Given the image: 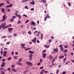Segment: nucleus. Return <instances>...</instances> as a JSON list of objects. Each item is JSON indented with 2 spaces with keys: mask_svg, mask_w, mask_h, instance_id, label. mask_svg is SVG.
<instances>
[{
  "mask_svg": "<svg viewBox=\"0 0 74 74\" xmlns=\"http://www.w3.org/2000/svg\"><path fill=\"white\" fill-rule=\"evenodd\" d=\"M43 68H44V67L42 66V67H40V69H43Z\"/></svg>",
  "mask_w": 74,
  "mask_h": 74,
  "instance_id": "59",
  "label": "nucleus"
},
{
  "mask_svg": "<svg viewBox=\"0 0 74 74\" xmlns=\"http://www.w3.org/2000/svg\"><path fill=\"white\" fill-rule=\"evenodd\" d=\"M7 53V51H4L3 53V56H6V53Z\"/></svg>",
  "mask_w": 74,
  "mask_h": 74,
  "instance_id": "6",
  "label": "nucleus"
},
{
  "mask_svg": "<svg viewBox=\"0 0 74 74\" xmlns=\"http://www.w3.org/2000/svg\"><path fill=\"white\" fill-rule=\"evenodd\" d=\"M60 50L61 51L63 52V51L64 50V49L63 48V47H61L60 48Z\"/></svg>",
  "mask_w": 74,
  "mask_h": 74,
  "instance_id": "18",
  "label": "nucleus"
},
{
  "mask_svg": "<svg viewBox=\"0 0 74 74\" xmlns=\"http://www.w3.org/2000/svg\"><path fill=\"white\" fill-rule=\"evenodd\" d=\"M16 18V16H12V18L13 19H14V18Z\"/></svg>",
  "mask_w": 74,
  "mask_h": 74,
  "instance_id": "50",
  "label": "nucleus"
},
{
  "mask_svg": "<svg viewBox=\"0 0 74 74\" xmlns=\"http://www.w3.org/2000/svg\"><path fill=\"white\" fill-rule=\"evenodd\" d=\"M44 74V72L42 71H41L40 72V74Z\"/></svg>",
  "mask_w": 74,
  "mask_h": 74,
  "instance_id": "45",
  "label": "nucleus"
},
{
  "mask_svg": "<svg viewBox=\"0 0 74 74\" xmlns=\"http://www.w3.org/2000/svg\"><path fill=\"white\" fill-rule=\"evenodd\" d=\"M54 61H55V59H54V58L53 60H52V63H53V62H54Z\"/></svg>",
  "mask_w": 74,
  "mask_h": 74,
  "instance_id": "60",
  "label": "nucleus"
},
{
  "mask_svg": "<svg viewBox=\"0 0 74 74\" xmlns=\"http://www.w3.org/2000/svg\"><path fill=\"white\" fill-rule=\"evenodd\" d=\"M23 16H25L26 17H28V16H27V15L25 14H24V15H23Z\"/></svg>",
  "mask_w": 74,
  "mask_h": 74,
  "instance_id": "35",
  "label": "nucleus"
},
{
  "mask_svg": "<svg viewBox=\"0 0 74 74\" xmlns=\"http://www.w3.org/2000/svg\"><path fill=\"white\" fill-rule=\"evenodd\" d=\"M64 47L65 48H67V47H68V45H64Z\"/></svg>",
  "mask_w": 74,
  "mask_h": 74,
  "instance_id": "29",
  "label": "nucleus"
},
{
  "mask_svg": "<svg viewBox=\"0 0 74 74\" xmlns=\"http://www.w3.org/2000/svg\"><path fill=\"white\" fill-rule=\"evenodd\" d=\"M47 50H44L42 52V53H44L45 52H46Z\"/></svg>",
  "mask_w": 74,
  "mask_h": 74,
  "instance_id": "52",
  "label": "nucleus"
},
{
  "mask_svg": "<svg viewBox=\"0 0 74 74\" xmlns=\"http://www.w3.org/2000/svg\"><path fill=\"white\" fill-rule=\"evenodd\" d=\"M62 45H60V46H59V47H60V48H61V47H62Z\"/></svg>",
  "mask_w": 74,
  "mask_h": 74,
  "instance_id": "49",
  "label": "nucleus"
},
{
  "mask_svg": "<svg viewBox=\"0 0 74 74\" xmlns=\"http://www.w3.org/2000/svg\"><path fill=\"white\" fill-rule=\"evenodd\" d=\"M5 23H2L1 24V26L2 28H4V27H5Z\"/></svg>",
  "mask_w": 74,
  "mask_h": 74,
  "instance_id": "5",
  "label": "nucleus"
},
{
  "mask_svg": "<svg viewBox=\"0 0 74 74\" xmlns=\"http://www.w3.org/2000/svg\"><path fill=\"white\" fill-rule=\"evenodd\" d=\"M71 56H73V53L72 52L71 53Z\"/></svg>",
  "mask_w": 74,
  "mask_h": 74,
  "instance_id": "64",
  "label": "nucleus"
},
{
  "mask_svg": "<svg viewBox=\"0 0 74 74\" xmlns=\"http://www.w3.org/2000/svg\"><path fill=\"white\" fill-rule=\"evenodd\" d=\"M40 38L41 40H42L43 38V35L42 34H41Z\"/></svg>",
  "mask_w": 74,
  "mask_h": 74,
  "instance_id": "19",
  "label": "nucleus"
},
{
  "mask_svg": "<svg viewBox=\"0 0 74 74\" xmlns=\"http://www.w3.org/2000/svg\"><path fill=\"white\" fill-rule=\"evenodd\" d=\"M22 60V58H20L18 60V62H21Z\"/></svg>",
  "mask_w": 74,
  "mask_h": 74,
  "instance_id": "30",
  "label": "nucleus"
},
{
  "mask_svg": "<svg viewBox=\"0 0 74 74\" xmlns=\"http://www.w3.org/2000/svg\"><path fill=\"white\" fill-rule=\"evenodd\" d=\"M50 46L49 45H44V47L46 48H49Z\"/></svg>",
  "mask_w": 74,
  "mask_h": 74,
  "instance_id": "15",
  "label": "nucleus"
},
{
  "mask_svg": "<svg viewBox=\"0 0 74 74\" xmlns=\"http://www.w3.org/2000/svg\"><path fill=\"white\" fill-rule=\"evenodd\" d=\"M8 37L9 38H11V37H12V36H11V35H10L9 36H8Z\"/></svg>",
  "mask_w": 74,
  "mask_h": 74,
  "instance_id": "46",
  "label": "nucleus"
},
{
  "mask_svg": "<svg viewBox=\"0 0 74 74\" xmlns=\"http://www.w3.org/2000/svg\"><path fill=\"white\" fill-rule=\"evenodd\" d=\"M11 59V58H8V60H10Z\"/></svg>",
  "mask_w": 74,
  "mask_h": 74,
  "instance_id": "61",
  "label": "nucleus"
},
{
  "mask_svg": "<svg viewBox=\"0 0 74 74\" xmlns=\"http://www.w3.org/2000/svg\"><path fill=\"white\" fill-rule=\"evenodd\" d=\"M1 67H4V65L3 64L1 65Z\"/></svg>",
  "mask_w": 74,
  "mask_h": 74,
  "instance_id": "40",
  "label": "nucleus"
},
{
  "mask_svg": "<svg viewBox=\"0 0 74 74\" xmlns=\"http://www.w3.org/2000/svg\"><path fill=\"white\" fill-rule=\"evenodd\" d=\"M29 22V20H27L26 21V22H25V23H27V22Z\"/></svg>",
  "mask_w": 74,
  "mask_h": 74,
  "instance_id": "47",
  "label": "nucleus"
},
{
  "mask_svg": "<svg viewBox=\"0 0 74 74\" xmlns=\"http://www.w3.org/2000/svg\"><path fill=\"white\" fill-rule=\"evenodd\" d=\"M6 8H8V7H10V5H7L6 6Z\"/></svg>",
  "mask_w": 74,
  "mask_h": 74,
  "instance_id": "56",
  "label": "nucleus"
},
{
  "mask_svg": "<svg viewBox=\"0 0 74 74\" xmlns=\"http://www.w3.org/2000/svg\"><path fill=\"white\" fill-rule=\"evenodd\" d=\"M64 58V56H60L59 57V59H62V58Z\"/></svg>",
  "mask_w": 74,
  "mask_h": 74,
  "instance_id": "21",
  "label": "nucleus"
},
{
  "mask_svg": "<svg viewBox=\"0 0 74 74\" xmlns=\"http://www.w3.org/2000/svg\"><path fill=\"white\" fill-rule=\"evenodd\" d=\"M25 45V44H21V47H24Z\"/></svg>",
  "mask_w": 74,
  "mask_h": 74,
  "instance_id": "23",
  "label": "nucleus"
},
{
  "mask_svg": "<svg viewBox=\"0 0 74 74\" xmlns=\"http://www.w3.org/2000/svg\"><path fill=\"white\" fill-rule=\"evenodd\" d=\"M15 15H16V16H17V17H18L19 19H21V17H22V16H21V15L19 14H17L16 13H15Z\"/></svg>",
  "mask_w": 74,
  "mask_h": 74,
  "instance_id": "3",
  "label": "nucleus"
},
{
  "mask_svg": "<svg viewBox=\"0 0 74 74\" xmlns=\"http://www.w3.org/2000/svg\"><path fill=\"white\" fill-rule=\"evenodd\" d=\"M35 2L34 0L32 1V2H29V4H33V5H34V4H35L34 3Z\"/></svg>",
  "mask_w": 74,
  "mask_h": 74,
  "instance_id": "13",
  "label": "nucleus"
},
{
  "mask_svg": "<svg viewBox=\"0 0 74 74\" xmlns=\"http://www.w3.org/2000/svg\"><path fill=\"white\" fill-rule=\"evenodd\" d=\"M49 58H50V59L51 60V59L53 58V56H51L49 57Z\"/></svg>",
  "mask_w": 74,
  "mask_h": 74,
  "instance_id": "28",
  "label": "nucleus"
},
{
  "mask_svg": "<svg viewBox=\"0 0 74 74\" xmlns=\"http://www.w3.org/2000/svg\"><path fill=\"white\" fill-rule=\"evenodd\" d=\"M1 12H3V13H5V12L4 11H5V10L3 8H2L1 9Z\"/></svg>",
  "mask_w": 74,
  "mask_h": 74,
  "instance_id": "16",
  "label": "nucleus"
},
{
  "mask_svg": "<svg viewBox=\"0 0 74 74\" xmlns=\"http://www.w3.org/2000/svg\"><path fill=\"white\" fill-rule=\"evenodd\" d=\"M16 64H18L19 66H23L22 65V64H21V63H18V62H17L16 63Z\"/></svg>",
  "mask_w": 74,
  "mask_h": 74,
  "instance_id": "14",
  "label": "nucleus"
},
{
  "mask_svg": "<svg viewBox=\"0 0 74 74\" xmlns=\"http://www.w3.org/2000/svg\"><path fill=\"white\" fill-rule=\"evenodd\" d=\"M12 70L14 72H16V70L15 69V68H13L12 69Z\"/></svg>",
  "mask_w": 74,
  "mask_h": 74,
  "instance_id": "22",
  "label": "nucleus"
},
{
  "mask_svg": "<svg viewBox=\"0 0 74 74\" xmlns=\"http://www.w3.org/2000/svg\"><path fill=\"white\" fill-rule=\"evenodd\" d=\"M27 0H23L22 1V3H25V2H27Z\"/></svg>",
  "mask_w": 74,
  "mask_h": 74,
  "instance_id": "27",
  "label": "nucleus"
},
{
  "mask_svg": "<svg viewBox=\"0 0 74 74\" xmlns=\"http://www.w3.org/2000/svg\"><path fill=\"white\" fill-rule=\"evenodd\" d=\"M21 21L19 20L18 21V22L17 23H18V24H19V23H21Z\"/></svg>",
  "mask_w": 74,
  "mask_h": 74,
  "instance_id": "41",
  "label": "nucleus"
},
{
  "mask_svg": "<svg viewBox=\"0 0 74 74\" xmlns=\"http://www.w3.org/2000/svg\"><path fill=\"white\" fill-rule=\"evenodd\" d=\"M46 56H47V54L46 53H43L42 54V56L44 58H46Z\"/></svg>",
  "mask_w": 74,
  "mask_h": 74,
  "instance_id": "9",
  "label": "nucleus"
},
{
  "mask_svg": "<svg viewBox=\"0 0 74 74\" xmlns=\"http://www.w3.org/2000/svg\"><path fill=\"white\" fill-rule=\"evenodd\" d=\"M36 41L38 43H40V41H39V40H37Z\"/></svg>",
  "mask_w": 74,
  "mask_h": 74,
  "instance_id": "63",
  "label": "nucleus"
},
{
  "mask_svg": "<svg viewBox=\"0 0 74 74\" xmlns=\"http://www.w3.org/2000/svg\"><path fill=\"white\" fill-rule=\"evenodd\" d=\"M10 22H13L14 21V19L13 18L10 19Z\"/></svg>",
  "mask_w": 74,
  "mask_h": 74,
  "instance_id": "33",
  "label": "nucleus"
},
{
  "mask_svg": "<svg viewBox=\"0 0 74 74\" xmlns=\"http://www.w3.org/2000/svg\"><path fill=\"white\" fill-rule=\"evenodd\" d=\"M40 64H41V63H38V64H37V65L38 66H39V65H40Z\"/></svg>",
  "mask_w": 74,
  "mask_h": 74,
  "instance_id": "58",
  "label": "nucleus"
},
{
  "mask_svg": "<svg viewBox=\"0 0 74 74\" xmlns=\"http://www.w3.org/2000/svg\"><path fill=\"white\" fill-rule=\"evenodd\" d=\"M59 71V70L57 69V71H56V74H58Z\"/></svg>",
  "mask_w": 74,
  "mask_h": 74,
  "instance_id": "31",
  "label": "nucleus"
},
{
  "mask_svg": "<svg viewBox=\"0 0 74 74\" xmlns=\"http://www.w3.org/2000/svg\"><path fill=\"white\" fill-rule=\"evenodd\" d=\"M51 41H52V40H51V39L49 40V43H50V42H51Z\"/></svg>",
  "mask_w": 74,
  "mask_h": 74,
  "instance_id": "44",
  "label": "nucleus"
},
{
  "mask_svg": "<svg viewBox=\"0 0 74 74\" xmlns=\"http://www.w3.org/2000/svg\"><path fill=\"white\" fill-rule=\"evenodd\" d=\"M13 58L15 59H17L18 58V56H14L13 57Z\"/></svg>",
  "mask_w": 74,
  "mask_h": 74,
  "instance_id": "20",
  "label": "nucleus"
},
{
  "mask_svg": "<svg viewBox=\"0 0 74 74\" xmlns=\"http://www.w3.org/2000/svg\"><path fill=\"white\" fill-rule=\"evenodd\" d=\"M58 51V49L56 48V49H54L53 52H54V53H56V52H57Z\"/></svg>",
  "mask_w": 74,
  "mask_h": 74,
  "instance_id": "7",
  "label": "nucleus"
},
{
  "mask_svg": "<svg viewBox=\"0 0 74 74\" xmlns=\"http://www.w3.org/2000/svg\"><path fill=\"white\" fill-rule=\"evenodd\" d=\"M2 64L3 65H5V63L4 62H2Z\"/></svg>",
  "mask_w": 74,
  "mask_h": 74,
  "instance_id": "53",
  "label": "nucleus"
},
{
  "mask_svg": "<svg viewBox=\"0 0 74 74\" xmlns=\"http://www.w3.org/2000/svg\"><path fill=\"white\" fill-rule=\"evenodd\" d=\"M28 33L29 34H30V35H31V34H32V32H31V31H29L28 32Z\"/></svg>",
  "mask_w": 74,
  "mask_h": 74,
  "instance_id": "25",
  "label": "nucleus"
},
{
  "mask_svg": "<svg viewBox=\"0 0 74 74\" xmlns=\"http://www.w3.org/2000/svg\"><path fill=\"white\" fill-rule=\"evenodd\" d=\"M6 2L7 3V4H10V3H9V1H7Z\"/></svg>",
  "mask_w": 74,
  "mask_h": 74,
  "instance_id": "62",
  "label": "nucleus"
},
{
  "mask_svg": "<svg viewBox=\"0 0 74 74\" xmlns=\"http://www.w3.org/2000/svg\"><path fill=\"white\" fill-rule=\"evenodd\" d=\"M4 4V3H0V7H1V6H3Z\"/></svg>",
  "mask_w": 74,
  "mask_h": 74,
  "instance_id": "26",
  "label": "nucleus"
},
{
  "mask_svg": "<svg viewBox=\"0 0 74 74\" xmlns=\"http://www.w3.org/2000/svg\"><path fill=\"white\" fill-rule=\"evenodd\" d=\"M32 56H33V54H31L29 55V60H31V59H32Z\"/></svg>",
  "mask_w": 74,
  "mask_h": 74,
  "instance_id": "10",
  "label": "nucleus"
},
{
  "mask_svg": "<svg viewBox=\"0 0 74 74\" xmlns=\"http://www.w3.org/2000/svg\"><path fill=\"white\" fill-rule=\"evenodd\" d=\"M19 13V11H16V12L15 14H18Z\"/></svg>",
  "mask_w": 74,
  "mask_h": 74,
  "instance_id": "48",
  "label": "nucleus"
},
{
  "mask_svg": "<svg viewBox=\"0 0 74 74\" xmlns=\"http://www.w3.org/2000/svg\"><path fill=\"white\" fill-rule=\"evenodd\" d=\"M1 37L2 38H5V37H7V36H3V37L1 36Z\"/></svg>",
  "mask_w": 74,
  "mask_h": 74,
  "instance_id": "36",
  "label": "nucleus"
},
{
  "mask_svg": "<svg viewBox=\"0 0 74 74\" xmlns=\"http://www.w3.org/2000/svg\"><path fill=\"white\" fill-rule=\"evenodd\" d=\"M4 70V68H0V70L1 71V70Z\"/></svg>",
  "mask_w": 74,
  "mask_h": 74,
  "instance_id": "39",
  "label": "nucleus"
},
{
  "mask_svg": "<svg viewBox=\"0 0 74 74\" xmlns=\"http://www.w3.org/2000/svg\"><path fill=\"white\" fill-rule=\"evenodd\" d=\"M1 74H4L5 73L4 72H3V71H1Z\"/></svg>",
  "mask_w": 74,
  "mask_h": 74,
  "instance_id": "42",
  "label": "nucleus"
},
{
  "mask_svg": "<svg viewBox=\"0 0 74 74\" xmlns=\"http://www.w3.org/2000/svg\"><path fill=\"white\" fill-rule=\"evenodd\" d=\"M36 39H37V38H35L34 39H32V41L33 42H34V43H36Z\"/></svg>",
  "mask_w": 74,
  "mask_h": 74,
  "instance_id": "8",
  "label": "nucleus"
},
{
  "mask_svg": "<svg viewBox=\"0 0 74 74\" xmlns=\"http://www.w3.org/2000/svg\"><path fill=\"white\" fill-rule=\"evenodd\" d=\"M25 9H29V8H28L27 6H25Z\"/></svg>",
  "mask_w": 74,
  "mask_h": 74,
  "instance_id": "32",
  "label": "nucleus"
},
{
  "mask_svg": "<svg viewBox=\"0 0 74 74\" xmlns=\"http://www.w3.org/2000/svg\"><path fill=\"white\" fill-rule=\"evenodd\" d=\"M26 64H28L30 66H32L33 65V64L30 62H26Z\"/></svg>",
  "mask_w": 74,
  "mask_h": 74,
  "instance_id": "2",
  "label": "nucleus"
},
{
  "mask_svg": "<svg viewBox=\"0 0 74 74\" xmlns=\"http://www.w3.org/2000/svg\"><path fill=\"white\" fill-rule=\"evenodd\" d=\"M10 42H6V44H7L8 45L10 44Z\"/></svg>",
  "mask_w": 74,
  "mask_h": 74,
  "instance_id": "57",
  "label": "nucleus"
},
{
  "mask_svg": "<svg viewBox=\"0 0 74 74\" xmlns=\"http://www.w3.org/2000/svg\"><path fill=\"white\" fill-rule=\"evenodd\" d=\"M68 5H69V7H70V5L71 4V3H70L69 2L68 3Z\"/></svg>",
  "mask_w": 74,
  "mask_h": 74,
  "instance_id": "55",
  "label": "nucleus"
},
{
  "mask_svg": "<svg viewBox=\"0 0 74 74\" xmlns=\"http://www.w3.org/2000/svg\"><path fill=\"white\" fill-rule=\"evenodd\" d=\"M41 3H45L47 2V1H46V0H41Z\"/></svg>",
  "mask_w": 74,
  "mask_h": 74,
  "instance_id": "17",
  "label": "nucleus"
},
{
  "mask_svg": "<svg viewBox=\"0 0 74 74\" xmlns=\"http://www.w3.org/2000/svg\"><path fill=\"white\" fill-rule=\"evenodd\" d=\"M6 18H7L6 15H5V14H4V15L3 16L2 19L1 20V22H3L5 21V19H6Z\"/></svg>",
  "mask_w": 74,
  "mask_h": 74,
  "instance_id": "1",
  "label": "nucleus"
},
{
  "mask_svg": "<svg viewBox=\"0 0 74 74\" xmlns=\"http://www.w3.org/2000/svg\"><path fill=\"white\" fill-rule=\"evenodd\" d=\"M63 52H67V49L65 50Z\"/></svg>",
  "mask_w": 74,
  "mask_h": 74,
  "instance_id": "43",
  "label": "nucleus"
},
{
  "mask_svg": "<svg viewBox=\"0 0 74 74\" xmlns=\"http://www.w3.org/2000/svg\"><path fill=\"white\" fill-rule=\"evenodd\" d=\"M11 24H9L8 25L5 26V27H6V28H8V27H11Z\"/></svg>",
  "mask_w": 74,
  "mask_h": 74,
  "instance_id": "12",
  "label": "nucleus"
},
{
  "mask_svg": "<svg viewBox=\"0 0 74 74\" xmlns=\"http://www.w3.org/2000/svg\"><path fill=\"white\" fill-rule=\"evenodd\" d=\"M29 52L30 53H34V51H29Z\"/></svg>",
  "mask_w": 74,
  "mask_h": 74,
  "instance_id": "24",
  "label": "nucleus"
},
{
  "mask_svg": "<svg viewBox=\"0 0 74 74\" xmlns=\"http://www.w3.org/2000/svg\"><path fill=\"white\" fill-rule=\"evenodd\" d=\"M3 51H1V55H3Z\"/></svg>",
  "mask_w": 74,
  "mask_h": 74,
  "instance_id": "51",
  "label": "nucleus"
},
{
  "mask_svg": "<svg viewBox=\"0 0 74 74\" xmlns=\"http://www.w3.org/2000/svg\"><path fill=\"white\" fill-rule=\"evenodd\" d=\"M12 5H13V4H10L9 5L10 7H12Z\"/></svg>",
  "mask_w": 74,
  "mask_h": 74,
  "instance_id": "37",
  "label": "nucleus"
},
{
  "mask_svg": "<svg viewBox=\"0 0 74 74\" xmlns=\"http://www.w3.org/2000/svg\"><path fill=\"white\" fill-rule=\"evenodd\" d=\"M7 70H8V71H10V70H11V68H8V69H7Z\"/></svg>",
  "mask_w": 74,
  "mask_h": 74,
  "instance_id": "54",
  "label": "nucleus"
},
{
  "mask_svg": "<svg viewBox=\"0 0 74 74\" xmlns=\"http://www.w3.org/2000/svg\"><path fill=\"white\" fill-rule=\"evenodd\" d=\"M31 25H34V26H35V25H36V23H35L34 21H32L31 23Z\"/></svg>",
  "mask_w": 74,
  "mask_h": 74,
  "instance_id": "11",
  "label": "nucleus"
},
{
  "mask_svg": "<svg viewBox=\"0 0 74 74\" xmlns=\"http://www.w3.org/2000/svg\"><path fill=\"white\" fill-rule=\"evenodd\" d=\"M30 10L31 11H33V10H34V8H32L30 9Z\"/></svg>",
  "mask_w": 74,
  "mask_h": 74,
  "instance_id": "38",
  "label": "nucleus"
},
{
  "mask_svg": "<svg viewBox=\"0 0 74 74\" xmlns=\"http://www.w3.org/2000/svg\"><path fill=\"white\" fill-rule=\"evenodd\" d=\"M12 30H13V29H12V28H9L8 29V30L9 33H11V32H12Z\"/></svg>",
  "mask_w": 74,
  "mask_h": 74,
  "instance_id": "4",
  "label": "nucleus"
},
{
  "mask_svg": "<svg viewBox=\"0 0 74 74\" xmlns=\"http://www.w3.org/2000/svg\"><path fill=\"white\" fill-rule=\"evenodd\" d=\"M66 71H63V72L62 73V74H66Z\"/></svg>",
  "mask_w": 74,
  "mask_h": 74,
  "instance_id": "34",
  "label": "nucleus"
}]
</instances>
